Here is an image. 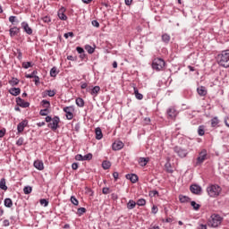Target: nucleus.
I'll return each instance as SVG.
<instances>
[{
	"label": "nucleus",
	"instance_id": "nucleus-1",
	"mask_svg": "<svg viewBox=\"0 0 229 229\" xmlns=\"http://www.w3.org/2000/svg\"><path fill=\"white\" fill-rule=\"evenodd\" d=\"M217 62L222 67H229V50H225L217 55Z\"/></svg>",
	"mask_w": 229,
	"mask_h": 229
},
{
	"label": "nucleus",
	"instance_id": "nucleus-2",
	"mask_svg": "<svg viewBox=\"0 0 229 229\" xmlns=\"http://www.w3.org/2000/svg\"><path fill=\"white\" fill-rule=\"evenodd\" d=\"M223 189L217 184H211L207 188V192L210 198H217Z\"/></svg>",
	"mask_w": 229,
	"mask_h": 229
},
{
	"label": "nucleus",
	"instance_id": "nucleus-3",
	"mask_svg": "<svg viewBox=\"0 0 229 229\" xmlns=\"http://www.w3.org/2000/svg\"><path fill=\"white\" fill-rule=\"evenodd\" d=\"M223 223V217L217 214H213L210 216V219L208 222V225L211 226V228H217V226H221Z\"/></svg>",
	"mask_w": 229,
	"mask_h": 229
},
{
	"label": "nucleus",
	"instance_id": "nucleus-4",
	"mask_svg": "<svg viewBox=\"0 0 229 229\" xmlns=\"http://www.w3.org/2000/svg\"><path fill=\"white\" fill-rule=\"evenodd\" d=\"M165 67V61L161 58H156L152 62V68L155 71H162Z\"/></svg>",
	"mask_w": 229,
	"mask_h": 229
},
{
	"label": "nucleus",
	"instance_id": "nucleus-5",
	"mask_svg": "<svg viewBox=\"0 0 229 229\" xmlns=\"http://www.w3.org/2000/svg\"><path fill=\"white\" fill-rule=\"evenodd\" d=\"M205 160H207V149H202L199 152V157H197V162L195 165H201L202 163L205 162Z\"/></svg>",
	"mask_w": 229,
	"mask_h": 229
},
{
	"label": "nucleus",
	"instance_id": "nucleus-6",
	"mask_svg": "<svg viewBox=\"0 0 229 229\" xmlns=\"http://www.w3.org/2000/svg\"><path fill=\"white\" fill-rule=\"evenodd\" d=\"M174 151L181 158H185V157H187V155H189V151H187V149H185V148H182V147H175V148H174Z\"/></svg>",
	"mask_w": 229,
	"mask_h": 229
},
{
	"label": "nucleus",
	"instance_id": "nucleus-7",
	"mask_svg": "<svg viewBox=\"0 0 229 229\" xmlns=\"http://www.w3.org/2000/svg\"><path fill=\"white\" fill-rule=\"evenodd\" d=\"M58 124H60V117L54 116L52 119V123H48V128H51L54 131L58 130Z\"/></svg>",
	"mask_w": 229,
	"mask_h": 229
},
{
	"label": "nucleus",
	"instance_id": "nucleus-8",
	"mask_svg": "<svg viewBox=\"0 0 229 229\" xmlns=\"http://www.w3.org/2000/svg\"><path fill=\"white\" fill-rule=\"evenodd\" d=\"M63 110L64 112H65L66 119H68V121H71L72 117H74V114H72V112H74V106H66V107H64Z\"/></svg>",
	"mask_w": 229,
	"mask_h": 229
},
{
	"label": "nucleus",
	"instance_id": "nucleus-9",
	"mask_svg": "<svg viewBox=\"0 0 229 229\" xmlns=\"http://www.w3.org/2000/svg\"><path fill=\"white\" fill-rule=\"evenodd\" d=\"M190 191H191V192H192V194L199 195V194H201L202 189H201V186H199L198 184H192L190 187Z\"/></svg>",
	"mask_w": 229,
	"mask_h": 229
},
{
	"label": "nucleus",
	"instance_id": "nucleus-10",
	"mask_svg": "<svg viewBox=\"0 0 229 229\" xmlns=\"http://www.w3.org/2000/svg\"><path fill=\"white\" fill-rule=\"evenodd\" d=\"M16 103L21 108H28L30 106V102H26V101H24V99H22L21 98H16Z\"/></svg>",
	"mask_w": 229,
	"mask_h": 229
},
{
	"label": "nucleus",
	"instance_id": "nucleus-11",
	"mask_svg": "<svg viewBox=\"0 0 229 229\" xmlns=\"http://www.w3.org/2000/svg\"><path fill=\"white\" fill-rule=\"evenodd\" d=\"M112 148L114 151H119L124 148V143L123 141H115L113 143Z\"/></svg>",
	"mask_w": 229,
	"mask_h": 229
},
{
	"label": "nucleus",
	"instance_id": "nucleus-12",
	"mask_svg": "<svg viewBox=\"0 0 229 229\" xmlns=\"http://www.w3.org/2000/svg\"><path fill=\"white\" fill-rule=\"evenodd\" d=\"M21 28L24 30L27 35H31L33 33V30H31L30 24H28L26 21L21 22Z\"/></svg>",
	"mask_w": 229,
	"mask_h": 229
},
{
	"label": "nucleus",
	"instance_id": "nucleus-13",
	"mask_svg": "<svg viewBox=\"0 0 229 229\" xmlns=\"http://www.w3.org/2000/svg\"><path fill=\"white\" fill-rule=\"evenodd\" d=\"M28 126V120H23L17 125L18 133H22L24 131V128Z\"/></svg>",
	"mask_w": 229,
	"mask_h": 229
},
{
	"label": "nucleus",
	"instance_id": "nucleus-14",
	"mask_svg": "<svg viewBox=\"0 0 229 229\" xmlns=\"http://www.w3.org/2000/svg\"><path fill=\"white\" fill-rule=\"evenodd\" d=\"M125 177L127 180H130L131 183H137V182L139 181V176L135 174H128Z\"/></svg>",
	"mask_w": 229,
	"mask_h": 229
},
{
	"label": "nucleus",
	"instance_id": "nucleus-15",
	"mask_svg": "<svg viewBox=\"0 0 229 229\" xmlns=\"http://www.w3.org/2000/svg\"><path fill=\"white\" fill-rule=\"evenodd\" d=\"M57 15L61 21H67V15H65L64 7H61L57 13Z\"/></svg>",
	"mask_w": 229,
	"mask_h": 229
},
{
	"label": "nucleus",
	"instance_id": "nucleus-16",
	"mask_svg": "<svg viewBox=\"0 0 229 229\" xmlns=\"http://www.w3.org/2000/svg\"><path fill=\"white\" fill-rule=\"evenodd\" d=\"M167 114L171 119H174L178 115V111L174 107H170L167 110Z\"/></svg>",
	"mask_w": 229,
	"mask_h": 229
},
{
	"label": "nucleus",
	"instance_id": "nucleus-17",
	"mask_svg": "<svg viewBox=\"0 0 229 229\" xmlns=\"http://www.w3.org/2000/svg\"><path fill=\"white\" fill-rule=\"evenodd\" d=\"M34 167L38 171H44V162H42L41 160H36L34 162Z\"/></svg>",
	"mask_w": 229,
	"mask_h": 229
},
{
	"label": "nucleus",
	"instance_id": "nucleus-18",
	"mask_svg": "<svg viewBox=\"0 0 229 229\" xmlns=\"http://www.w3.org/2000/svg\"><path fill=\"white\" fill-rule=\"evenodd\" d=\"M197 92H198L199 96L205 97L208 93L207 88H205L204 86H199L197 89Z\"/></svg>",
	"mask_w": 229,
	"mask_h": 229
},
{
	"label": "nucleus",
	"instance_id": "nucleus-19",
	"mask_svg": "<svg viewBox=\"0 0 229 229\" xmlns=\"http://www.w3.org/2000/svg\"><path fill=\"white\" fill-rule=\"evenodd\" d=\"M9 32H10V37H15V35H19V33L21 32V29L17 27H13L9 30Z\"/></svg>",
	"mask_w": 229,
	"mask_h": 229
},
{
	"label": "nucleus",
	"instance_id": "nucleus-20",
	"mask_svg": "<svg viewBox=\"0 0 229 229\" xmlns=\"http://www.w3.org/2000/svg\"><path fill=\"white\" fill-rule=\"evenodd\" d=\"M95 133L97 140H101V139H103V131H101V128H96Z\"/></svg>",
	"mask_w": 229,
	"mask_h": 229
},
{
	"label": "nucleus",
	"instance_id": "nucleus-21",
	"mask_svg": "<svg viewBox=\"0 0 229 229\" xmlns=\"http://www.w3.org/2000/svg\"><path fill=\"white\" fill-rule=\"evenodd\" d=\"M9 93L12 96H19V94H21V89L20 88H11L9 89Z\"/></svg>",
	"mask_w": 229,
	"mask_h": 229
},
{
	"label": "nucleus",
	"instance_id": "nucleus-22",
	"mask_svg": "<svg viewBox=\"0 0 229 229\" xmlns=\"http://www.w3.org/2000/svg\"><path fill=\"white\" fill-rule=\"evenodd\" d=\"M148 162H149L148 157H140L139 159V164L141 165V167L148 165Z\"/></svg>",
	"mask_w": 229,
	"mask_h": 229
},
{
	"label": "nucleus",
	"instance_id": "nucleus-23",
	"mask_svg": "<svg viewBox=\"0 0 229 229\" xmlns=\"http://www.w3.org/2000/svg\"><path fill=\"white\" fill-rule=\"evenodd\" d=\"M133 90H134V95L136 99H144V96L140 93H139V89H137V87H135V85H133Z\"/></svg>",
	"mask_w": 229,
	"mask_h": 229
},
{
	"label": "nucleus",
	"instance_id": "nucleus-24",
	"mask_svg": "<svg viewBox=\"0 0 229 229\" xmlns=\"http://www.w3.org/2000/svg\"><path fill=\"white\" fill-rule=\"evenodd\" d=\"M137 207V202L133 199H130L129 202L127 203V208L128 210H133Z\"/></svg>",
	"mask_w": 229,
	"mask_h": 229
},
{
	"label": "nucleus",
	"instance_id": "nucleus-25",
	"mask_svg": "<svg viewBox=\"0 0 229 229\" xmlns=\"http://www.w3.org/2000/svg\"><path fill=\"white\" fill-rule=\"evenodd\" d=\"M0 189L2 191H8V186H6V179L2 178L0 180Z\"/></svg>",
	"mask_w": 229,
	"mask_h": 229
},
{
	"label": "nucleus",
	"instance_id": "nucleus-26",
	"mask_svg": "<svg viewBox=\"0 0 229 229\" xmlns=\"http://www.w3.org/2000/svg\"><path fill=\"white\" fill-rule=\"evenodd\" d=\"M4 203V207H6L7 208H12V207H13V202L10 198L5 199Z\"/></svg>",
	"mask_w": 229,
	"mask_h": 229
},
{
	"label": "nucleus",
	"instance_id": "nucleus-27",
	"mask_svg": "<svg viewBox=\"0 0 229 229\" xmlns=\"http://www.w3.org/2000/svg\"><path fill=\"white\" fill-rule=\"evenodd\" d=\"M99 90H101L99 86L93 87L90 92L91 96H98V94H99Z\"/></svg>",
	"mask_w": 229,
	"mask_h": 229
},
{
	"label": "nucleus",
	"instance_id": "nucleus-28",
	"mask_svg": "<svg viewBox=\"0 0 229 229\" xmlns=\"http://www.w3.org/2000/svg\"><path fill=\"white\" fill-rule=\"evenodd\" d=\"M75 103L77 106H80L81 108H82V106H85V101L81 98H76Z\"/></svg>",
	"mask_w": 229,
	"mask_h": 229
},
{
	"label": "nucleus",
	"instance_id": "nucleus-29",
	"mask_svg": "<svg viewBox=\"0 0 229 229\" xmlns=\"http://www.w3.org/2000/svg\"><path fill=\"white\" fill-rule=\"evenodd\" d=\"M219 124V118L217 116H215L211 119V126L212 128H216V126Z\"/></svg>",
	"mask_w": 229,
	"mask_h": 229
},
{
	"label": "nucleus",
	"instance_id": "nucleus-30",
	"mask_svg": "<svg viewBox=\"0 0 229 229\" xmlns=\"http://www.w3.org/2000/svg\"><path fill=\"white\" fill-rule=\"evenodd\" d=\"M58 74V70L56 69L55 66H54L51 70H50V76L51 78H56V75Z\"/></svg>",
	"mask_w": 229,
	"mask_h": 229
},
{
	"label": "nucleus",
	"instance_id": "nucleus-31",
	"mask_svg": "<svg viewBox=\"0 0 229 229\" xmlns=\"http://www.w3.org/2000/svg\"><path fill=\"white\" fill-rule=\"evenodd\" d=\"M111 166H112V163H110V161H103L102 163L103 169L105 170L110 169Z\"/></svg>",
	"mask_w": 229,
	"mask_h": 229
},
{
	"label": "nucleus",
	"instance_id": "nucleus-32",
	"mask_svg": "<svg viewBox=\"0 0 229 229\" xmlns=\"http://www.w3.org/2000/svg\"><path fill=\"white\" fill-rule=\"evenodd\" d=\"M162 40L163 42H165V44H169V40H171V36H169L168 34H163Z\"/></svg>",
	"mask_w": 229,
	"mask_h": 229
},
{
	"label": "nucleus",
	"instance_id": "nucleus-33",
	"mask_svg": "<svg viewBox=\"0 0 229 229\" xmlns=\"http://www.w3.org/2000/svg\"><path fill=\"white\" fill-rule=\"evenodd\" d=\"M32 191H33V188H31V186H25L23 188L24 194H31Z\"/></svg>",
	"mask_w": 229,
	"mask_h": 229
},
{
	"label": "nucleus",
	"instance_id": "nucleus-34",
	"mask_svg": "<svg viewBox=\"0 0 229 229\" xmlns=\"http://www.w3.org/2000/svg\"><path fill=\"white\" fill-rule=\"evenodd\" d=\"M9 83L12 85V87H15V85H19V79L13 78L11 81H9Z\"/></svg>",
	"mask_w": 229,
	"mask_h": 229
},
{
	"label": "nucleus",
	"instance_id": "nucleus-35",
	"mask_svg": "<svg viewBox=\"0 0 229 229\" xmlns=\"http://www.w3.org/2000/svg\"><path fill=\"white\" fill-rule=\"evenodd\" d=\"M23 69H30V67H33L31 62H23L22 63Z\"/></svg>",
	"mask_w": 229,
	"mask_h": 229
},
{
	"label": "nucleus",
	"instance_id": "nucleus-36",
	"mask_svg": "<svg viewBox=\"0 0 229 229\" xmlns=\"http://www.w3.org/2000/svg\"><path fill=\"white\" fill-rule=\"evenodd\" d=\"M179 199H180L181 203H187V201H189V197L180 195Z\"/></svg>",
	"mask_w": 229,
	"mask_h": 229
},
{
	"label": "nucleus",
	"instance_id": "nucleus-37",
	"mask_svg": "<svg viewBox=\"0 0 229 229\" xmlns=\"http://www.w3.org/2000/svg\"><path fill=\"white\" fill-rule=\"evenodd\" d=\"M136 205H138L139 207H144V205H146V199H138V201L136 202Z\"/></svg>",
	"mask_w": 229,
	"mask_h": 229
},
{
	"label": "nucleus",
	"instance_id": "nucleus-38",
	"mask_svg": "<svg viewBox=\"0 0 229 229\" xmlns=\"http://www.w3.org/2000/svg\"><path fill=\"white\" fill-rule=\"evenodd\" d=\"M85 49L88 51L89 55H92L95 51L94 47H90V45H87Z\"/></svg>",
	"mask_w": 229,
	"mask_h": 229
},
{
	"label": "nucleus",
	"instance_id": "nucleus-39",
	"mask_svg": "<svg viewBox=\"0 0 229 229\" xmlns=\"http://www.w3.org/2000/svg\"><path fill=\"white\" fill-rule=\"evenodd\" d=\"M198 133L200 137H203V135H205V129L203 128V126H199Z\"/></svg>",
	"mask_w": 229,
	"mask_h": 229
},
{
	"label": "nucleus",
	"instance_id": "nucleus-40",
	"mask_svg": "<svg viewBox=\"0 0 229 229\" xmlns=\"http://www.w3.org/2000/svg\"><path fill=\"white\" fill-rule=\"evenodd\" d=\"M41 104H42V106H44V108H49L51 106V104L47 100H42Z\"/></svg>",
	"mask_w": 229,
	"mask_h": 229
},
{
	"label": "nucleus",
	"instance_id": "nucleus-41",
	"mask_svg": "<svg viewBox=\"0 0 229 229\" xmlns=\"http://www.w3.org/2000/svg\"><path fill=\"white\" fill-rule=\"evenodd\" d=\"M85 212H87V209L85 208H80L77 210L78 216H83V214H85Z\"/></svg>",
	"mask_w": 229,
	"mask_h": 229
},
{
	"label": "nucleus",
	"instance_id": "nucleus-42",
	"mask_svg": "<svg viewBox=\"0 0 229 229\" xmlns=\"http://www.w3.org/2000/svg\"><path fill=\"white\" fill-rule=\"evenodd\" d=\"M191 205L193 207L194 210H199V208L201 207L199 204L196 203V201H191Z\"/></svg>",
	"mask_w": 229,
	"mask_h": 229
},
{
	"label": "nucleus",
	"instance_id": "nucleus-43",
	"mask_svg": "<svg viewBox=\"0 0 229 229\" xmlns=\"http://www.w3.org/2000/svg\"><path fill=\"white\" fill-rule=\"evenodd\" d=\"M71 202L72 203V205H75L77 207V205H79V201H78V199L74 196H72L71 197Z\"/></svg>",
	"mask_w": 229,
	"mask_h": 229
},
{
	"label": "nucleus",
	"instance_id": "nucleus-44",
	"mask_svg": "<svg viewBox=\"0 0 229 229\" xmlns=\"http://www.w3.org/2000/svg\"><path fill=\"white\" fill-rule=\"evenodd\" d=\"M82 158H83V161H89V160H90L91 158H92V153H89V154H87V155H85V156H82Z\"/></svg>",
	"mask_w": 229,
	"mask_h": 229
},
{
	"label": "nucleus",
	"instance_id": "nucleus-45",
	"mask_svg": "<svg viewBox=\"0 0 229 229\" xmlns=\"http://www.w3.org/2000/svg\"><path fill=\"white\" fill-rule=\"evenodd\" d=\"M47 114H49V109L48 108H45V109H41L40 111H39V114H41V115H47Z\"/></svg>",
	"mask_w": 229,
	"mask_h": 229
},
{
	"label": "nucleus",
	"instance_id": "nucleus-46",
	"mask_svg": "<svg viewBox=\"0 0 229 229\" xmlns=\"http://www.w3.org/2000/svg\"><path fill=\"white\" fill-rule=\"evenodd\" d=\"M39 203H40V205H44V207H47V205H49V201H47V199H41L39 200Z\"/></svg>",
	"mask_w": 229,
	"mask_h": 229
},
{
	"label": "nucleus",
	"instance_id": "nucleus-47",
	"mask_svg": "<svg viewBox=\"0 0 229 229\" xmlns=\"http://www.w3.org/2000/svg\"><path fill=\"white\" fill-rule=\"evenodd\" d=\"M37 76V71H33L30 74H26L25 78H35Z\"/></svg>",
	"mask_w": 229,
	"mask_h": 229
},
{
	"label": "nucleus",
	"instance_id": "nucleus-48",
	"mask_svg": "<svg viewBox=\"0 0 229 229\" xmlns=\"http://www.w3.org/2000/svg\"><path fill=\"white\" fill-rule=\"evenodd\" d=\"M47 96H49V98H54V96L56 94V91L55 90H47Z\"/></svg>",
	"mask_w": 229,
	"mask_h": 229
},
{
	"label": "nucleus",
	"instance_id": "nucleus-49",
	"mask_svg": "<svg viewBox=\"0 0 229 229\" xmlns=\"http://www.w3.org/2000/svg\"><path fill=\"white\" fill-rule=\"evenodd\" d=\"M165 167L167 173H173V169H171V164H169V163L165 164Z\"/></svg>",
	"mask_w": 229,
	"mask_h": 229
},
{
	"label": "nucleus",
	"instance_id": "nucleus-50",
	"mask_svg": "<svg viewBox=\"0 0 229 229\" xmlns=\"http://www.w3.org/2000/svg\"><path fill=\"white\" fill-rule=\"evenodd\" d=\"M22 144H24V139H23V138H20V139L16 141V145H17V146H22Z\"/></svg>",
	"mask_w": 229,
	"mask_h": 229
},
{
	"label": "nucleus",
	"instance_id": "nucleus-51",
	"mask_svg": "<svg viewBox=\"0 0 229 229\" xmlns=\"http://www.w3.org/2000/svg\"><path fill=\"white\" fill-rule=\"evenodd\" d=\"M76 51L79 53V55L85 53V50L83 49V47H77Z\"/></svg>",
	"mask_w": 229,
	"mask_h": 229
},
{
	"label": "nucleus",
	"instance_id": "nucleus-52",
	"mask_svg": "<svg viewBox=\"0 0 229 229\" xmlns=\"http://www.w3.org/2000/svg\"><path fill=\"white\" fill-rule=\"evenodd\" d=\"M75 160H79L83 162V156L81 154H78L75 156Z\"/></svg>",
	"mask_w": 229,
	"mask_h": 229
},
{
	"label": "nucleus",
	"instance_id": "nucleus-53",
	"mask_svg": "<svg viewBox=\"0 0 229 229\" xmlns=\"http://www.w3.org/2000/svg\"><path fill=\"white\" fill-rule=\"evenodd\" d=\"M91 24L95 28H99V21H98L94 20V21H91Z\"/></svg>",
	"mask_w": 229,
	"mask_h": 229
},
{
	"label": "nucleus",
	"instance_id": "nucleus-54",
	"mask_svg": "<svg viewBox=\"0 0 229 229\" xmlns=\"http://www.w3.org/2000/svg\"><path fill=\"white\" fill-rule=\"evenodd\" d=\"M64 38H69V37H74V33L73 32H68V33H65L64 35Z\"/></svg>",
	"mask_w": 229,
	"mask_h": 229
},
{
	"label": "nucleus",
	"instance_id": "nucleus-55",
	"mask_svg": "<svg viewBox=\"0 0 229 229\" xmlns=\"http://www.w3.org/2000/svg\"><path fill=\"white\" fill-rule=\"evenodd\" d=\"M103 194H110V188L106 187L102 190Z\"/></svg>",
	"mask_w": 229,
	"mask_h": 229
},
{
	"label": "nucleus",
	"instance_id": "nucleus-56",
	"mask_svg": "<svg viewBox=\"0 0 229 229\" xmlns=\"http://www.w3.org/2000/svg\"><path fill=\"white\" fill-rule=\"evenodd\" d=\"M77 57L72 55H68L67 60H71V62H76Z\"/></svg>",
	"mask_w": 229,
	"mask_h": 229
},
{
	"label": "nucleus",
	"instance_id": "nucleus-57",
	"mask_svg": "<svg viewBox=\"0 0 229 229\" xmlns=\"http://www.w3.org/2000/svg\"><path fill=\"white\" fill-rule=\"evenodd\" d=\"M35 85H38L40 83V78L38 76L34 77Z\"/></svg>",
	"mask_w": 229,
	"mask_h": 229
},
{
	"label": "nucleus",
	"instance_id": "nucleus-58",
	"mask_svg": "<svg viewBox=\"0 0 229 229\" xmlns=\"http://www.w3.org/2000/svg\"><path fill=\"white\" fill-rule=\"evenodd\" d=\"M158 212V207L153 206L152 207V214H157Z\"/></svg>",
	"mask_w": 229,
	"mask_h": 229
},
{
	"label": "nucleus",
	"instance_id": "nucleus-59",
	"mask_svg": "<svg viewBox=\"0 0 229 229\" xmlns=\"http://www.w3.org/2000/svg\"><path fill=\"white\" fill-rule=\"evenodd\" d=\"M43 22H51V18L47 16L43 17Z\"/></svg>",
	"mask_w": 229,
	"mask_h": 229
},
{
	"label": "nucleus",
	"instance_id": "nucleus-60",
	"mask_svg": "<svg viewBox=\"0 0 229 229\" xmlns=\"http://www.w3.org/2000/svg\"><path fill=\"white\" fill-rule=\"evenodd\" d=\"M113 176H114V180H115V182H117V180L119 179V173L114 172V173L113 174Z\"/></svg>",
	"mask_w": 229,
	"mask_h": 229
},
{
	"label": "nucleus",
	"instance_id": "nucleus-61",
	"mask_svg": "<svg viewBox=\"0 0 229 229\" xmlns=\"http://www.w3.org/2000/svg\"><path fill=\"white\" fill-rule=\"evenodd\" d=\"M15 19H17V17H15V16L9 17V21L12 22V24H13L15 22Z\"/></svg>",
	"mask_w": 229,
	"mask_h": 229
},
{
	"label": "nucleus",
	"instance_id": "nucleus-62",
	"mask_svg": "<svg viewBox=\"0 0 229 229\" xmlns=\"http://www.w3.org/2000/svg\"><path fill=\"white\" fill-rule=\"evenodd\" d=\"M72 169H73V171H76V169H78V163H72Z\"/></svg>",
	"mask_w": 229,
	"mask_h": 229
},
{
	"label": "nucleus",
	"instance_id": "nucleus-63",
	"mask_svg": "<svg viewBox=\"0 0 229 229\" xmlns=\"http://www.w3.org/2000/svg\"><path fill=\"white\" fill-rule=\"evenodd\" d=\"M6 133V130L3 129V130H0V139L3 138L4 135H5Z\"/></svg>",
	"mask_w": 229,
	"mask_h": 229
},
{
	"label": "nucleus",
	"instance_id": "nucleus-64",
	"mask_svg": "<svg viewBox=\"0 0 229 229\" xmlns=\"http://www.w3.org/2000/svg\"><path fill=\"white\" fill-rule=\"evenodd\" d=\"M46 123H51L53 121V118L51 116H47L45 118Z\"/></svg>",
	"mask_w": 229,
	"mask_h": 229
}]
</instances>
